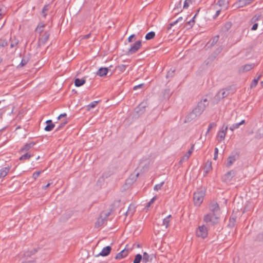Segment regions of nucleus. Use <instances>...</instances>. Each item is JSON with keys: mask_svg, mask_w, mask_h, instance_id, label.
<instances>
[{"mask_svg": "<svg viewBox=\"0 0 263 263\" xmlns=\"http://www.w3.org/2000/svg\"><path fill=\"white\" fill-rule=\"evenodd\" d=\"M254 0H238L232 6L235 9L242 8L253 3Z\"/></svg>", "mask_w": 263, "mask_h": 263, "instance_id": "8", "label": "nucleus"}, {"mask_svg": "<svg viewBox=\"0 0 263 263\" xmlns=\"http://www.w3.org/2000/svg\"><path fill=\"white\" fill-rule=\"evenodd\" d=\"M209 208L211 211L210 213L219 214L220 208L216 202H212L209 205Z\"/></svg>", "mask_w": 263, "mask_h": 263, "instance_id": "10", "label": "nucleus"}, {"mask_svg": "<svg viewBox=\"0 0 263 263\" xmlns=\"http://www.w3.org/2000/svg\"><path fill=\"white\" fill-rule=\"evenodd\" d=\"M221 11V10H218L216 11L215 14L214 15L213 18H216L220 14V12Z\"/></svg>", "mask_w": 263, "mask_h": 263, "instance_id": "62", "label": "nucleus"}, {"mask_svg": "<svg viewBox=\"0 0 263 263\" xmlns=\"http://www.w3.org/2000/svg\"><path fill=\"white\" fill-rule=\"evenodd\" d=\"M171 90L170 88H166L162 91L163 96L164 99H168L172 95Z\"/></svg>", "mask_w": 263, "mask_h": 263, "instance_id": "29", "label": "nucleus"}, {"mask_svg": "<svg viewBox=\"0 0 263 263\" xmlns=\"http://www.w3.org/2000/svg\"><path fill=\"white\" fill-rule=\"evenodd\" d=\"M229 3V2L228 0H219L217 2V5H218L221 7L227 9L228 8Z\"/></svg>", "mask_w": 263, "mask_h": 263, "instance_id": "22", "label": "nucleus"}, {"mask_svg": "<svg viewBox=\"0 0 263 263\" xmlns=\"http://www.w3.org/2000/svg\"><path fill=\"white\" fill-rule=\"evenodd\" d=\"M111 250V248L110 246H106L103 248L102 251L97 256H106L110 254Z\"/></svg>", "mask_w": 263, "mask_h": 263, "instance_id": "18", "label": "nucleus"}, {"mask_svg": "<svg viewBox=\"0 0 263 263\" xmlns=\"http://www.w3.org/2000/svg\"><path fill=\"white\" fill-rule=\"evenodd\" d=\"M155 36V32L154 31H151L148 32L145 36V38L146 40H150L151 39H153Z\"/></svg>", "mask_w": 263, "mask_h": 263, "instance_id": "35", "label": "nucleus"}, {"mask_svg": "<svg viewBox=\"0 0 263 263\" xmlns=\"http://www.w3.org/2000/svg\"><path fill=\"white\" fill-rule=\"evenodd\" d=\"M103 215H104V218L107 219V218L108 217V216L110 215V212H108V213H102Z\"/></svg>", "mask_w": 263, "mask_h": 263, "instance_id": "63", "label": "nucleus"}, {"mask_svg": "<svg viewBox=\"0 0 263 263\" xmlns=\"http://www.w3.org/2000/svg\"><path fill=\"white\" fill-rule=\"evenodd\" d=\"M45 123L46 125L44 128V130L46 132L51 131L55 126V124L52 122L51 120H48Z\"/></svg>", "mask_w": 263, "mask_h": 263, "instance_id": "16", "label": "nucleus"}, {"mask_svg": "<svg viewBox=\"0 0 263 263\" xmlns=\"http://www.w3.org/2000/svg\"><path fill=\"white\" fill-rule=\"evenodd\" d=\"M260 76H259L258 78H257L256 79H254L253 80V81L251 83V85H250L251 88H253V87H256V86L257 85V84L258 83V80L260 79Z\"/></svg>", "mask_w": 263, "mask_h": 263, "instance_id": "41", "label": "nucleus"}, {"mask_svg": "<svg viewBox=\"0 0 263 263\" xmlns=\"http://www.w3.org/2000/svg\"><path fill=\"white\" fill-rule=\"evenodd\" d=\"M204 170L205 174L208 173V172L212 170V162L211 161H208L206 163Z\"/></svg>", "mask_w": 263, "mask_h": 263, "instance_id": "33", "label": "nucleus"}, {"mask_svg": "<svg viewBox=\"0 0 263 263\" xmlns=\"http://www.w3.org/2000/svg\"><path fill=\"white\" fill-rule=\"evenodd\" d=\"M261 18V15L260 14H256L250 20V24L258 23V21H260Z\"/></svg>", "mask_w": 263, "mask_h": 263, "instance_id": "21", "label": "nucleus"}, {"mask_svg": "<svg viewBox=\"0 0 263 263\" xmlns=\"http://www.w3.org/2000/svg\"><path fill=\"white\" fill-rule=\"evenodd\" d=\"M254 66H255V64H254V63L246 64L243 66V71H245V72L248 71L250 70L251 69H252V68H253L254 67Z\"/></svg>", "mask_w": 263, "mask_h": 263, "instance_id": "31", "label": "nucleus"}, {"mask_svg": "<svg viewBox=\"0 0 263 263\" xmlns=\"http://www.w3.org/2000/svg\"><path fill=\"white\" fill-rule=\"evenodd\" d=\"M109 71V69L107 67H100L96 72V75L103 77L107 75Z\"/></svg>", "mask_w": 263, "mask_h": 263, "instance_id": "14", "label": "nucleus"}, {"mask_svg": "<svg viewBox=\"0 0 263 263\" xmlns=\"http://www.w3.org/2000/svg\"><path fill=\"white\" fill-rule=\"evenodd\" d=\"M239 154L238 152H232L227 159L226 166L227 167H230L234 162L239 158Z\"/></svg>", "mask_w": 263, "mask_h": 263, "instance_id": "6", "label": "nucleus"}, {"mask_svg": "<svg viewBox=\"0 0 263 263\" xmlns=\"http://www.w3.org/2000/svg\"><path fill=\"white\" fill-rule=\"evenodd\" d=\"M68 123V120L67 119H64L61 121L60 123L59 124L55 131L60 130L62 128H63L67 123Z\"/></svg>", "mask_w": 263, "mask_h": 263, "instance_id": "34", "label": "nucleus"}, {"mask_svg": "<svg viewBox=\"0 0 263 263\" xmlns=\"http://www.w3.org/2000/svg\"><path fill=\"white\" fill-rule=\"evenodd\" d=\"M86 82V80L84 79L77 78L74 80V85L76 87H80L84 84Z\"/></svg>", "mask_w": 263, "mask_h": 263, "instance_id": "25", "label": "nucleus"}, {"mask_svg": "<svg viewBox=\"0 0 263 263\" xmlns=\"http://www.w3.org/2000/svg\"><path fill=\"white\" fill-rule=\"evenodd\" d=\"M245 123V120H242V121H241L239 123L233 124L230 127V129L231 131H233L234 130H235V129H236L237 128H238L241 125L244 124Z\"/></svg>", "mask_w": 263, "mask_h": 263, "instance_id": "28", "label": "nucleus"}, {"mask_svg": "<svg viewBox=\"0 0 263 263\" xmlns=\"http://www.w3.org/2000/svg\"><path fill=\"white\" fill-rule=\"evenodd\" d=\"M218 149L216 147L214 149V159L216 160L218 157Z\"/></svg>", "mask_w": 263, "mask_h": 263, "instance_id": "54", "label": "nucleus"}, {"mask_svg": "<svg viewBox=\"0 0 263 263\" xmlns=\"http://www.w3.org/2000/svg\"><path fill=\"white\" fill-rule=\"evenodd\" d=\"M181 2L180 1L178 5L174 8V10L178 9L179 8H181Z\"/></svg>", "mask_w": 263, "mask_h": 263, "instance_id": "61", "label": "nucleus"}, {"mask_svg": "<svg viewBox=\"0 0 263 263\" xmlns=\"http://www.w3.org/2000/svg\"><path fill=\"white\" fill-rule=\"evenodd\" d=\"M256 239L258 241H263V232L257 235Z\"/></svg>", "mask_w": 263, "mask_h": 263, "instance_id": "52", "label": "nucleus"}, {"mask_svg": "<svg viewBox=\"0 0 263 263\" xmlns=\"http://www.w3.org/2000/svg\"><path fill=\"white\" fill-rule=\"evenodd\" d=\"M164 182L162 181L160 183L155 185L154 187V190L156 191H158L161 190V189L162 186H163V185L164 184Z\"/></svg>", "mask_w": 263, "mask_h": 263, "instance_id": "42", "label": "nucleus"}, {"mask_svg": "<svg viewBox=\"0 0 263 263\" xmlns=\"http://www.w3.org/2000/svg\"><path fill=\"white\" fill-rule=\"evenodd\" d=\"M235 175V172L234 170H231L224 175L223 177V180L226 182H229L232 180Z\"/></svg>", "mask_w": 263, "mask_h": 263, "instance_id": "13", "label": "nucleus"}, {"mask_svg": "<svg viewBox=\"0 0 263 263\" xmlns=\"http://www.w3.org/2000/svg\"><path fill=\"white\" fill-rule=\"evenodd\" d=\"M41 172V171H37V172H34L33 175H32V178L34 179V180H36L38 177L39 176V175H40Z\"/></svg>", "mask_w": 263, "mask_h": 263, "instance_id": "51", "label": "nucleus"}, {"mask_svg": "<svg viewBox=\"0 0 263 263\" xmlns=\"http://www.w3.org/2000/svg\"><path fill=\"white\" fill-rule=\"evenodd\" d=\"M194 146V145H193L192 147L188 151V152L181 158L179 161L180 163H182L183 162L186 161L188 160L193 152Z\"/></svg>", "mask_w": 263, "mask_h": 263, "instance_id": "17", "label": "nucleus"}, {"mask_svg": "<svg viewBox=\"0 0 263 263\" xmlns=\"http://www.w3.org/2000/svg\"><path fill=\"white\" fill-rule=\"evenodd\" d=\"M101 226H102V222H100V220H98L96 222L95 227H99Z\"/></svg>", "mask_w": 263, "mask_h": 263, "instance_id": "59", "label": "nucleus"}, {"mask_svg": "<svg viewBox=\"0 0 263 263\" xmlns=\"http://www.w3.org/2000/svg\"><path fill=\"white\" fill-rule=\"evenodd\" d=\"M128 250H126V248H124L116 255L115 259H121L125 257L128 255Z\"/></svg>", "mask_w": 263, "mask_h": 263, "instance_id": "19", "label": "nucleus"}, {"mask_svg": "<svg viewBox=\"0 0 263 263\" xmlns=\"http://www.w3.org/2000/svg\"><path fill=\"white\" fill-rule=\"evenodd\" d=\"M189 26V28H192L194 24H193V21H191L190 20L186 23L185 26Z\"/></svg>", "mask_w": 263, "mask_h": 263, "instance_id": "56", "label": "nucleus"}, {"mask_svg": "<svg viewBox=\"0 0 263 263\" xmlns=\"http://www.w3.org/2000/svg\"><path fill=\"white\" fill-rule=\"evenodd\" d=\"M8 44V41L6 40H0V47H5Z\"/></svg>", "mask_w": 263, "mask_h": 263, "instance_id": "47", "label": "nucleus"}, {"mask_svg": "<svg viewBox=\"0 0 263 263\" xmlns=\"http://www.w3.org/2000/svg\"><path fill=\"white\" fill-rule=\"evenodd\" d=\"M32 156V155L28 153H26V154L23 155L20 158V160H28L29 158Z\"/></svg>", "mask_w": 263, "mask_h": 263, "instance_id": "39", "label": "nucleus"}, {"mask_svg": "<svg viewBox=\"0 0 263 263\" xmlns=\"http://www.w3.org/2000/svg\"><path fill=\"white\" fill-rule=\"evenodd\" d=\"M192 3V0H185L183 4V9H187L190 4Z\"/></svg>", "mask_w": 263, "mask_h": 263, "instance_id": "45", "label": "nucleus"}, {"mask_svg": "<svg viewBox=\"0 0 263 263\" xmlns=\"http://www.w3.org/2000/svg\"><path fill=\"white\" fill-rule=\"evenodd\" d=\"M37 252V250L33 249L30 251H25L19 254L18 263H35V260L31 256Z\"/></svg>", "mask_w": 263, "mask_h": 263, "instance_id": "2", "label": "nucleus"}, {"mask_svg": "<svg viewBox=\"0 0 263 263\" xmlns=\"http://www.w3.org/2000/svg\"><path fill=\"white\" fill-rule=\"evenodd\" d=\"M172 217L171 215H169L163 220V225L165 226V228H167L169 226L170 218Z\"/></svg>", "mask_w": 263, "mask_h": 263, "instance_id": "32", "label": "nucleus"}, {"mask_svg": "<svg viewBox=\"0 0 263 263\" xmlns=\"http://www.w3.org/2000/svg\"><path fill=\"white\" fill-rule=\"evenodd\" d=\"M45 26V25L44 23H39L35 29V31L41 34L42 32H43Z\"/></svg>", "mask_w": 263, "mask_h": 263, "instance_id": "24", "label": "nucleus"}, {"mask_svg": "<svg viewBox=\"0 0 263 263\" xmlns=\"http://www.w3.org/2000/svg\"><path fill=\"white\" fill-rule=\"evenodd\" d=\"M216 126V124L214 122L211 123L208 126V128L207 132L206 133V135L211 130V129L214 127Z\"/></svg>", "mask_w": 263, "mask_h": 263, "instance_id": "48", "label": "nucleus"}, {"mask_svg": "<svg viewBox=\"0 0 263 263\" xmlns=\"http://www.w3.org/2000/svg\"><path fill=\"white\" fill-rule=\"evenodd\" d=\"M208 234V231L206 227L204 226H199L196 231V235L198 237L202 239L206 238Z\"/></svg>", "mask_w": 263, "mask_h": 263, "instance_id": "5", "label": "nucleus"}, {"mask_svg": "<svg viewBox=\"0 0 263 263\" xmlns=\"http://www.w3.org/2000/svg\"><path fill=\"white\" fill-rule=\"evenodd\" d=\"M99 101H95L92 102H91L90 104H89L87 105L88 110H89L91 108H93L96 106V105L98 104Z\"/></svg>", "mask_w": 263, "mask_h": 263, "instance_id": "40", "label": "nucleus"}, {"mask_svg": "<svg viewBox=\"0 0 263 263\" xmlns=\"http://www.w3.org/2000/svg\"><path fill=\"white\" fill-rule=\"evenodd\" d=\"M144 85V84H139L138 85H136V86H135L134 87H133V89L134 90H136L138 88H142Z\"/></svg>", "mask_w": 263, "mask_h": 263, "instance_id": "58", "label": "nucleus"}, {"mask_svg": "<svg viewBox=\"0 0 263 263\" xmlns=\"http://www.w3.org/2000/svg\"><path fill=\"white\" fill-rule=\"evenodd\" d=\"M227 129L228 126L223 125L221 129L218 132L217 138L218 142H221L224 139Z\"/></svg>", "mask_w": 263, "mask_h": 263, "instance_id": "9", "label": "nucleus"}, {"mask_svg": "<svg viewBox=\"0 0 263 263\" xmlns=\"http://www.w3.org/2000/svg\"><path fill=\"white\" fill-rule=\"evenodd\" d=\"M155 255L152 254L149 255L146 252H144L143 255V262L144 263H146L148 261H152L153 258H155Z\"/></svg>", "mask_w": 263, "mask_h": 263, "instance_id": "15", "label": "nucleus"}, {"mask_svg": "<svg viewBox=\"0 0 263 263\" xmlns=\"http://www.w3.org/2000/svg\"><path fill=\"white\" fill-rule=\"evenodd\" d=\"M10 170L9 167H5L0 170V178L5 177Z\"/></svg>", "mask_w": 263, "mask_h": 263, "instance_id": "26", "label": "nucleus"}, {"mask_svg": "<svg viewBox=\"0 0 263 263\" xmlns=\"http://www.w3.org/2000/svg\"><path fill=\"white\" fill-rule=\"evenodd\" d=\"M218 39H219L218 35H216V36H214L213 37V39H212V41L211 43L210 46H213L215 45L218 42Z\"/></svg>", "mask_w": 263, "mask_h": 263, "instance_id": "46", "label": "nucleus"}, {"mask_svg": "<svg viewBox=\"0 0 263 263\" xmlns=\"http://www.w3.org/2000/svg\"><path fill=\"white\" fill-rule=\"evenodd\" d=\"M98 220H100V222H102V225L106 221V219L104 217L103 218V214H101L100 217L98 219Z\"/></svg>", "mask_w": 263, "mask_h": 263, "instance_id": "53", "label": "nucleus"}, {"mask_svg": "<svg viewBox=\"0 0 263 263\" xmlns=\"http://www.w3.org/2000/svg\"><path fill=\"white\" fill-rule=\"evenodd\" d=\"M127 66L126 65H120L117 67V68L121 72H123L125 70L126 67Z\"/></svg>", "mask_w": 263, "mask_h": 263, "instance_id": "44", "label": "nucleus"}, {"mask_svg": "<svg viewBox=\"0 0 263 263\" xmlns=\"http://www.w3.org/2000/svg\"><path fill=\"white\" fill-rule=\"evenodd\" d=\"M10 48H13L14 47H16L18 44L19 43V41L17 39L15 36L13 38H10Z\"/></svg>", "mask_w": 263, "mask_h": 263, "instance_id": "27", "label": "nucleus"}, {"mask_svg": "<svg viewBox=\"0 0 263 263\" xmlns=\"http://www.w3.org/2000/svg\"><path fill=\"white\" fill-rule=\"evenodd\" d=\"M253 24V25L252 26V27L251 28V30L255 31V30H257V29L258 28V23H255V24Z\"/></svg>", "mask_w": 263, "mask_h": 263, "instance_id": "57", "label": "nucleus"}, {"mask_svg": "<svg viewBox=\"0 0 263 263\" xmlns=\"http://www.w3.org/2000/svg\"><path fill=\"white\" fill-rule=\"evenodd\" d=\"M228 90L224 89H221L216 95V97L218 99H223L229 95Z\"/></svg>", "mask_w": 263, "mask_h": 263, "instance_id": "20", "label": "nucleus"}, {"mask_svg": "<svg viewBox=\"0 0 263 263\" xmlns=\"http://www.w3.org/2000/svg\"><path fill=\"white\" fill-rule=\"evenodd\" d=\"M135 38V34H132L130 35L128 38V42H132L133 38Z\"/></svg>", "mask_w": 263, "mask_h": 263, "instance_id": "60", "label": "nucleus"}, {"mask_svg": "<svg viewBox=\"0 0 263 263\" xmlns=\"http://www.w3.org/2000/svg\"><path fill=\"white\" fill-rule=\"evenodd\" d=\"M50 33L45 31L41 37L39 39L38 44L39 46L45 44L49 39Z\"/></svg>", "mask_w": 263, "mask_h": 263, "instance_id": "11", "label": "nucleus"}, {"mask_svg": "<svg viewBox=\"0 0 263 263\" xmlns=\"http://www.w3.org/2000/svg\"><path fill=\"white\" fill-rule=\"evenodd\" d=\"M208 105L209 101L206 98L201 99L198 102L197 106L193 109L192 111L186 116V120L190 121L200 116Z\"/></svg>", "mask_w": 263, "mask_h": 263, "instance_id": "1", "label": "nucleus"}, {"mask_svg": "<svg viewBox=\"0 0 263 263\" xmlns=\"http://www.w3.org/2000/svg\"><path fill=\"white\" fill-rule=\"evenodd\" d=\"M236 222V218H230L229 219V223L228 224V227L232 228L235 225Z\"/></svg>", "mask_w": 263, "mask_h": 263, "instance_id": "36", "label": "nucleus"}, {"mask_svg": "<svg viewBox=\"0 0 263 263\" xmlns=\"http://www.w3.org/2000/svg\"><path fill=\"white\" fill-rule=\"evenodd\" d=\"M49 8V5H46L44 6L43 9H42V14L43 17H45L47 15V13H45V11H48Z\"/></svg>", "mask_w": 263, "mask_h": 263, "instance_id": "43", "label": "nucleus"}, {"mask_svg": "<svg viewBox=\"0 0 263 263\" xmlns=\"http://www.w3.org/2000/svg\"><path fill=\"white\" fill-rule=\"evenodd\" d=\"M28 60L27 59H22L20 64H19L18 66L23 67L27 64L28 63Z\"/></svg>", "mask_w": 263, "mask_h": 263, "instance_id": "50", "label": "nucleus"}, {"mask_svg": "<svg viewBox=\"0 0 263 263\" xmlns=\"http://www.w3.org/2000/svg\"><path fill=\"white\" fill-rule=\"evenodd\" d=\"M50 185V183H48L47 185H45V186H43L42 187V189H43V190H46V189H47L49 186V185Z\"/></svg>", "mask_w": 263, "mask_h": 263, "instance_id": "64", "label": "nucleus"}, {"mask_svg": "<svg viewBox=\"0 0 263 263\" xmlns=\"http://www.w3.org/2000/svg\"><path fill=\"white\" fill-rule=\"evenodd\" d=\"M142 259V256L141 254H138L136 255L133 263H140Z\"/></svg>", "mask_w": 263, "mask_h": 263, "instance_id": "38", "label": "nucleus"}, {"mask_svg": "<svg viewBox=\"0 0 263 263\" xmlns=\"http://www.w3.org/2000/svg\"><path fill=\"white\" fill-rule=\"evenodd\" d=\"M135 211V207L134 205L130 204L128 206V210L126 212V215H130L132 216L134 212Z\"/></svg>", "mask_w": 263, "mask_h": 263, "instance_id": "30", "label": "nucleus"}, {"mask_svg": "<svg viewBox=\"0 0 263 263\" xmlns=\"http://www.w3.org/2000/svg\"><path fill=\"white\" fill-rule=\"evenodd\" d=\"M175 69H171L167 72L166 75V79H171L173 78L175 76Z\"/></svg>", "mask_w": 263, "mask_h": 263, "instance_id": "37", "label": "nucleus"}, {"mask_svg": "<svg viewBox=\"0 0 263 263\" xmlns=\"http://www.w3.org/2000/svg\"><path fill=\"white\" fill-rule=\"evenodd\" d=\"M35 145V143L33 142H30L29 143L25 144L22 148H21V151L22 152H26L29 150L32 147H33Z\"/></svg>", "mask_w": 263, "mask_h": 263, "instance_id": "23", "label": "nucleus"}, {"mask_svg": "<svg viewBox=\"0 0 263 263\" xmlns=\"http://www.w3.org/2000/svg\"><path fill=\"white\" fill-rule=\"evenodd\" d=\"M146 110V103H140L136 108L135 112L138 116L142 115Z\"/></svg>", "mask_w": 263, "mask_h": 263, "instance_id": "12", "label": "nucleus"}, {"mask_svg": "<svg viewBox=\"0 0 263 263\" xmlns=\"http://www.w3.org/2000/svg\"><path fill=\"white\" fill-rule=\"evenodd\" d=\"M219 219V214L209 213L204 216L203 220L206 223L211 225H215L218 223Z\"/></svg>", "mask_w": 263, "mask_h": 263, "instance_id": "4", "label": "nucleus"}, {"mask_svg": "<svg viewBox=\"0 0 263 263\" xmlns=\"http://www.w3.org/2000/svg\"><path fill=\"white\" fill-rule=\"evenodd\" d=\"M157 199V197L155 196L153 197L151 200L147 203V205L146 207L148 208L154 202V201Z\"/></svg>", "mask_w": 263, "mask_h": 263, "instance_id": "49", "label": "nucleus"}, {"mask_svg": "<svg viewBox=\"0 0 263 263\" xmlns=\"http://www.w3.org/2000/svg\"><path fill=\"white\" fill-rule=\"evenodd\" d=\"M142 42L140 40L137 41L134 44L130 46L128 49L127 54V55H131L136 53L141 46Z\"/></svg>", "mask_w": 263, "mask_h": 263, "instance_id": "7", "label": "nucleus"}, {"mask_svg": "<svg viewBox=\"0 0 263 263\" xmlns=\"http://www.w3.org/2000/svg\"><path fill=\"white\" fill-rule=\"evenodd\" d=\"M177 23H178V21L176 20L175 21L171 23V24H169V27H168L167 29L168 30H170L171 29V28H172V26H174L175 25H176Z\"/></svg>", "mask_w": 263, "mask_h": 263, "instance_id": "55", "label": "nucleus"}, {"mask_svg": "<svg viewBox=\"0 0 263 263\" xmlns=\"http://www.w3.org/2000/svg\"><path fill=\"white\" fill-rule=\"evenodd\" d=\"M205 194V191L203 189H199L194 194V204L199 206L203 202Z\"/></svg>", "mask_w": 263, "mask_h": 263, "instance_id": "3", "label": "nucleus"}]
</instances>
